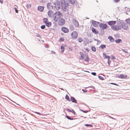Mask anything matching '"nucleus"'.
<instances>
[{
	"instance_id": "1",
	"label": "nucleus",
	"mask_w": 130,
	"mask_h": 130,
	"mask_svg": "<svg viewBox=\"0 0 130 130\" xmlns=\"http://www.w3.org/2000/svg\"><path fill=\"white\" fill-rule=\"evenodd\" d=\"M117 24L119 25L120 29H122L124 30H127L128 28V25L124 22L123 20L119 19L117 22Z\"/></svg>"
},
{
	"instance_id": "2",
	"label": "nucleus",
	"mask_w": 130,
	"mask_h": 130,
	"mask_svg": "<svg viewBox=\"0 0 130 130\" xmlns=\"http://www.w3.org/2000/svg\"><path fill=\"white\" fill-rule=\"evenodd\" d=\"M61 6L62 10L64 11H67L68 6V3L64 1H61Z\"/></svg>"
},
{
	"instance_id": "3",
	"label": "nucleus",
	"mask_w": 130,
	"mask_h": 130,
	"mask_svg": "<svg viewBox=\"0 0 130 130\" xmlns=\"http://www.w3.org/2000/svg\"><path fill=\"white\" fill-rule=\"evenodd\" d=\"M62 13L59 11H57L53 15V19L55 21H57L60 18Z\"/></svg>"
},
{
	"instance_id": "4",
	"label": "nucleus",
	"mask_w": 130,
	"mask_h": 130,
	"mask_svg": "<svg viewBox=\"0 0 130 130\" xmlns=\"http://www.w3.org/2000/svg\"><path fill=\"white\" fill-rule=\"evenodd\" d=\"M99 26L100 27V28L103 30L106 29L107 27V26L106 24L103 23H100ZM104 31L103 30L101 32V33H100V35H102L104 34Z\"/></svg>"
},
{
	"instance_id": "5",
	"label": "nucleus",
	"mask_w": 130,
	"mask_h": 130,
	"mask_svg": "<svg viewBox=\"0 0 130 130\" xmlns=\"http://www.w3.org/2000/svg\"><path fill=\"white\" fill-rule=\"evenodd\" d=\"M54 4L55 5L54 7V9H55V8L57 10H58L60 9V4L59 1L57 0L54 3Z\"/></svg>"
},
{
	"instance_id": "6",
	"label": "nucleus",
	"mask_w": 130,
	"mask_h": 130,
	"mask_svg": "<svg viewBox=\"0 0 130 130\" xmlns=\"http://www.w3.org/2000/svg\"><path fill=\"white\" fill-rule=\"evenodd\" d=\"M65 21L62 18H60L58 22V24L59 25H62L65 24Z\"/></svg>"
},
{
	"instance_id": "7",
	"label": "nucleus",
	"mask_w": 130,
	"mask_h": 130,
	"mask_svg": "<svg viewBox=\"0 0 130 130\" xmlns=\"http://www.w3.org/2000/svg\"><path fill=\"white\" fill-rule=\"evenodd\" d=\"M71 35L72 36L73 39H75L78 36V33L76 31H74L71 33Z\"/></svg>"
},
{
	"instance_id": "8",
	"label": "nucleus",
	"mask_w": 130,
	"mask_h": 130,
	"mask_svg": "<svg viewBox=\"0 0 130 130\" xmlns=\"http://www.w3.org/2000/svg\"><path fill=\"white\" fill-rule=\"evenodd\" d=\"M47 8L49 10L54 9V7L52 5V3L50 2H48L47 3Z\"/></svg>"
},
{
	"instance_id": "9",
	"label": "nucleus",
	"mask_w": 130,
	"mask_h": 130,
	"mask_svg": "<svg viewBox=\"0 0 130 130\" xmlns=\"http://www.w3.org/2000/svg\"><path fill=\"white\" fill-rule=\"evenodd\" d=\"M92 22V24L95 27H96L98 26V25L100 24V23L99 22L96 21H93L92 20H91Z\"/></svg>"
},
{
	"instance_id": "10",
	"label": "nucleus",
	"mask_w": 130,
	"mask_h": 130,
	"mask_svg": "<svg viewBox=\"0 0 130 130\" xmlns=\"http://www.w3.org/2000/svg\"><path fill=\"white\" fill-rule=\"evenodd\" d=\"M72 22L73 24L76 27H78L79 26V24L78 22L75 19H73L72 20Z\"/></svg>"
},
{
	"instance_id": "11",
	"label": "nucleus",
	"mask_w": 130,
	"mask_h": 130,
	"mask_svg": "<svg viewBox=\"0 0 130 130\" xmlns=\"http://www.w3.org/2000/svg\"><path fill=\"white\" fill-rule=\"evenodd\" d=\"M61 29L62 31L65 33H68L69 31V29L66 27H62Z\"/></svg>"
},
{
	"instance_id": "12",
	"label": "nucleus",
	"mask_w": 130,
	"mask_h": 130,
	"mask_svg": "<svg viewBox=\"0 0 130 130\" xmlns=\"http://www.w3.org/2000/svg\"><path fill=\"white\" fill-rule=\"evenodd\" d=\"M71 101L73 102L77 103V101L76 100L73 96H71L70 97Z\"/></svg>"
},
{
	"instance_id": "13",
	"label": "nucleus",
	"mask_w": 130,
	"mask_h": 130,
	"mask_svg": "<svg viewBox=\"0 0 130 130\" xmlns=\"http://www.w3.org/2000/svg\"><path fill=\"white\" fill-rule=\"evenodd\" d=\"M53 11L52 10H49L48 12V14L49 17H51L54 14L53 13Z\"/></svg>"
},
{
	"instance_id": "14",
	"label": "nucleus",
	"mask_w": 130,
	"mask_h": 130,
	"mask_svg": "<svg viewBox=\"0 0 130 130\" xmlns=\"http://www.w3.org/2000/svg\"><path fill=\"white\" fill-rule=\"evenodd\" d=\"M116 21H110L108 22V24L110 25H114L116 24Z\"/></svg>"
},
{
	"instance_id": "15",
	"label": "nucleus",
	"mask_w": 130,
	"mask_h": 130,
	"mask_svg": "<svg viewBox=\"0 0 130 130\" xmlns=\"http://www.w3.org/2000/svg\"><path fill=\"white\" fill-rule=\"evenodd\" d=\"M127 76V75H124L123 74H120L119 76L118 77L123 79L125 78Z\"/></svg>"
},
{
	"instance_id": "16",
	"label": "nucleus",
	"mask_w": 130,
	"mask_h": 130,
	"mask_svg": "<svg viewBox=\"0 0 130 130\" xmlns=\"http://www.w3.org/2000/svg\"><path fill=\"white\" fill-rule=\"evenodd\" d=\"M44 9V7L43 6H39L38 7V10L41 12H42Z\"/></svg>"
},
{
	"instance_id": "17",
	"label": "nucleus",
	"mask_w": 130,
	"mask_h": 130,
	"mask_svg": "<svg viewBox=\"0 0 130 130\" xmlns=\"http://www.w3.org/2000/svg\"><path fill=\"white\" fill-rule=\"evenodd\" d=\"M92 32L94 33L95 34H98L99 33L98 31H96V29L94 28L93 27H92Z\"/></svg>"
},
{
	"instance_id": "18",
	"label": "nucleus",
	"mask_w": 130,
	"mask_h": 130,
	"mask_svg": "<svg viewBox=\"0 0 130 130\" xmlns=\"http://www.w3.org/2000/svg\"><path fill=\"white\" fill-rule=\"evenodd\" d=\"M66 1L68 2H70L71 4H74L76 1V0H65Z\"/></svg>"
},
{
	"instance_id": "19",
	"label": "nucleus",
	"mask_w": 130,
	"mask_h": 130,
	"mask_svg": "<svg viewBox=\"0 0 130 130\" xmlns=\"http://www.w3.org/2000/svg\"><path fill=\"white\" fill-rule=\"evenodd\" d=\"M108 38L109 39L110 41L112 42H114V38L111 36H109Z\"/></svg>"
},
{
	"instance_id": "20",
	"label": "nucleus",
	"mask_w": 130,
	"mask_h": 130,
	"mask_svg": "<svg viewBox=\"0 0 130 130\" xmlns=\"http://www.w3.org/2000/svg\"><path fill=\"white\" fill-rule=\"evenodd\" d=\"M46 26L48 27H49L51 26L52 24L51 22H47L45 23Z\"/></svg>"
},
{
	"instance_id": "21",
	"label": "nucleus",
	"mask_w": 130,
	"mask_h": 130,
	"mask_svg": "<svg viewBox=\"0 0 130 130\" xmlns=\"http://www.w3.org/2000/svg\"><path fill=\"white\" fill-rule=\"evenodd\" d=\"M120 30V28L119 25H117L116 26H115V29L114 30L116 31H118L119 30Z\"/></svg>"
},
{
	"instance_id": "22",
	"label": "nucleus",
	"mask_w": 130,
	"mask_h": 130,
	"mask_svg": "<svg viewBox=\"0 0 130 130\" xmlns=\"http://www.w3.org/2000/svg\"><path fill=\"white\" fill-rule=\"evenodd\" d=\"M80 55H81V57L80 58V60H83L84 58V54H83L81 52H80Z\"/></svg>"
},
{
	"instance_id": "23",
	"label": "nucleus",
	"mask_w": 130,
	"mask_h": 130,
	"mask_svg": "<svg viewBox=\"0 0 130 130\" xmlns=\"http://www.w3.org/2000/svg\"><path fill=\"white\" fill-rule=\"evenodd\" d=\"M115 41L117 43H119L122 42V40L120 39L116 40Z\"/></svg>"
},
{
	"instance_id": "24",
	"label": "nucleus",
	"mask_w": 130,
	"mask_h": 130,
	"mask_svg": "<svg viewBox=\"0 0 130 130\" xmlns=\"http://www.w3.org/2000/svg\"><path fill=\"white\" fill-rule=\"evenodd\" d=\"M106 47V46L104 44H103L102 45H101L99 47V48H100V49H102L104 48H105Z\"/></svg>"
},
{
	"instance_id": "25",
	"label": "nucleus",
	"mask_w": 130,
	"mask_h": 130,
	"mask_svg": "<svg viewBox=\"0 0 130 130\" xmlns=\"http://www.w3.org/2000/svg\"><path fill=\"white\" fill-rule=\"evenodd\" d=\"M90 60V59L88 56H87V57L85 59L84 61L87 62H89Z\"/></svg>"
},
{
	"instance_id": "26",
	"label": "nucleus",
	"mask_w": 130,
	"mask_h": 130,
	"mask_svg": "<svg viewBox=\"0 0 130 130\" xmlns=\"http://www.w3.org/2000/svg\"><path fill=\"white\" fill-rule=\"evenodd\" d=\"M127 23L129 25V26L130 27V19L128 18L125 20Z\"/></svg>"
},
{
	"instance_id": "27",
	"label": "nucleus",
	"mask_w": 130,
	"mask_h": 130,
	"mask_svg": "<svg viewBox=\"0 0 130 130\" xmlns=\"http://www.w3.org/2000/svg\"><path fill=\"white\" fill-rule=\"evenodd\" d=\"M77 39L79 42H81L83 40V39L80 37H78Z\"/></svg>"
},
{
	"instance_id": "28",
	"label": "nucleus",
	"mask_w": 130,
	"mask_h": 130,
	"mask_svg": "<svg viewBox=\"0 0 130 130\" xmlns=\"http://www.w3.org/2000/svg\"><path fill=\"white\" fill-rule=\"evenodd\" d=\"M66 117L69 120H74V119H74V118H71L70 117L68 116H66Z\"/></svg>"
},
{
	"instance_id": "29",
	"label": "nucleus",
	"mask_w": 130,
	"mask_h": 130,
	"mask_svg": "<svg viewBox=\"0 0 130 130\" xmlns=\"http://www.w3.org/2000/svg\"><path fill=\"white\" fill-rule=\"evenodd\" d=\"M69 29L70 30H73L74 29V27L72 25H70L69 26Z\"/></svg>"
},
{
	"instance_id": "30",
	"label": "nucleus",
	"mask_w": 130,
	"mask_h": 130,
	"mask_svg": "<svg viewBox=\"0 0 130 130\" xmlns=\"http://www.w3.org/2000/svg\"><path fill=\"white\" fill-rule=\"evenodd\" d=\"M65 98L66 99V100H67L68 101H70V99L69 97L67 94L66 95Z\"/></svg>"
},
{
	"instance_id": "31",
	"label": "nucleus",
	"mask_w": 130,
	"mask_h": 130,
	"mask_svg": "<svg viewBox=\"0 0 130 130\" xmlns=\"http://www.w3.org/2000/svg\"><path fill=\"white\" fill-rule=\"evenodd\" d=\"M48 21V19L47 18H44L43 19V22L44 23H45L47 22Z\"/></svg>"
},
{
	"instance_id": "32",
	"label": "nucleus",
	"mask_w": 130,
	"mask_h": 130,
	"mask_svg": "<svg viewBox=\"0 0 130 130\" xmlns=\"http://www.w3.org/2000/svg\"><path fill=\"white\" fill-rule=\"evenodd\" d=\"M85 125L87 127H92L93 126L92 125L88 124H86Z\"/></svg>"
},
{
	"instance_id": "33",
	"label": "nucleus",
	"mask_w": 130,
	"mask_h": 130,
	"mask_svg": "<svg viewBox=\"0 0 130 130\" xmlns=\"http://www.w3.org/2000/svg\"><path fill=\"white\" fill-rule=\"evenodd\" d=\"M93 52H95L96 51V48L94 46H92L91 48Z\"/></svg>"
},
{
	"instance_id": "34",
	"label": "nucleus",
	"mask_w": 130,
	"mask_h": 130,
	"mask_svg": "<svg viewBox=\"0 0 130 130\" xmlns=\"http://www.w3.org/2000/svg\"><path fill=\"white\" fill-rule=\"evenodd\" d=\"M103 55H104L105 56V58H107L108 59V60H109L110 57L109 56H107L106 55V54H104V53L103 54Z\"/></svg>"
},
{
	"instance_id": "35",
	"label": "nucleus",
	"mask_w": 130,
	"mask_h": 130,
	"mask_svg": "<svg viewBox=\"0 0 130 130\" xmlns=\"http://www.w3.org/2000/svg\"><path fill=\"white\" fill-rule=\"evenodd\" d=\"M98 77L101 80H104L103 77L101 76H98Z\"/></svg>"
},
{
	"instance_id": "36",
	"label": "nucleus",
	"mask_w": 130,
	"mask_h": 130,
	"mask_svg": "<svg viewBox=\"0 0 130 130\" xmlns=\"http://www.w3.org/2000/svg\"><path fill=\"white\" fill-rule=\"evenodd\" d=\"M45 27V25H42L41 26V28L42 29H44Z\"/></svg>"
},
{
	"instance_id": "37",
	"label": "nucleus",
	"mask_w": 130,
	"mask_h": 130,
	"mask_svg": "<svg viewBox=\"0 0 130 130\" xmlns=\"http://www.w3.org/2000/svg\"><path fill=\"white\" fill-rule=\"evenodd\" d=\"M31 5L30 4H27L26 7L28 8H29L31 7Z\"/></svg>"
},
{
	"instance_id": "38",
	"label": "nucleus",
	"mask_w": 130,
	"mask_h": 130,
	"mask_svg": "<svg viewBox=\"0 0 130 130\" xmlns=\"http://www.w3.org/2000/svg\"><path fill=\"white\" fill-rule=\"evenodd\" d=\"M32 112H34L36 113H37V114H39L40 115H42V114L39 112H35V111H32Z\"/></svg>"
},
{
	"instance_id": "39",
	"label": "nucleus",
	"mask_w": 130,
	"mask_h": 130,
	"mask_svg": "<svg viewBox=\"0 0 130 130\" xmlns=\"http://www.w3.org/2000/svg\"><path fill=\"white\" fill-rule=\"evenodd\" d=\"M59 40L60 42L63 41L64 40V39L63 38H61Z\"/></svg>"
},
{
	"instance_id": "40",
	"label": "nucleus",
	"mask_w": 130,
	"mask_h": 130,
	"mask_svg": "<svg viewBox=\"0 0 130 130\" xmlns=\"http://www.w3.org/2000/svg\"><path fill=\"white\" fill-rule=\"evenodd\" d=\"M66 110L69 112H72L71 110H70V109L67 108L66 109Z\"/></svg>"
},
{
	"instance_id": "41",
	"label": "nucleus",
	"mask_w": 130,
	"mask_h": 130,
	"mask_svg": "<svg viewBox=\"0 0 130 130\" xmlns=\"http://www.w3.org/2000/svg\"><path fill=\"white\" fill-rule=\"evenodd\" d=\"M36 36L37 37H39L40 38H41V36L39 34H36Z\"/></svg>"
},
{
	"instance_id": "42",
	"label": "nucleus",
	"mask_w": 130,
	"mask_h": 130,
	"mask_svg": "<svg viewBox=\"0 0 130 130\" xmlns=\"http://www.w3.org/2000/svg\"><path fill=\"white\" fill-rule=\"evenodd\" d=\"M80 111H83V112L84 113H87L88 112V111H84V110H82L81 109H80Z\"/></svg>"
},
{
	"instance_id": "43",
	"label": "nucleus",
	"mask_w": 130,
	"mask_h": 130,
	"mask_svg": "<svg viewBox=\"0 0 130 130\" xmlns=\"http://www.w3.org/2000/svg\"><path fill=\"white\" fill-rule=\"evenodd\" d=\"M91 74L94 76H95L96 75V73L94 72H92L91 73Z\"/></svg>"
},
{
	"instance_id": "44",
	"label": "nucleus",
	"mask_w": 130,
	"mask_h": 130,
	"mask_svg": "<svg viewBox=\"0 0 130 130\" xmlns=\"http://www.w3.org/2000/svg\"><path fill=\"white\" fill-rule=\"evenodd\" d=\"M14 8L15 12L16 13H18V9L16 8Z\"/></svg>"
},
{
	"instance_id": "45",
	"label": "nucleus",
	"mask_w": 130,
	"mask_h": 130,
	"mask_svg": "<svg viewBox=\"0 0 130 130\" xmlns=\"http://www.w3.org/2000/svg\"><path fill=\"white\" fill-rule=\"evenodd\" d=\"M82 90L83 92H87V90L85 89H82Z\"/></svg>"
},
{
	"instance_id": "46",
	"label": "nucleus",
	"mask_w": 130,
	"mask_h": 130,
	"mask_svg": "<svg viewBox=\"0 0 130 130\" xmlns=\"http://www.w3.org/2000/svg\"><path fill=\"white\" fill-rule=\"evenodd\" d=\"M71 111H72V112H72L73 113V114H74L75 115V114L76 113L74 111L73 109H72Z\"/></svg>"
},
{
	"instance_id": "47",
	"label": "nucleus",
	"mask_w": 130,
	"mask_h": 130,
	"mask_svg": "<svg viewBox=\"0 0 130 130\" xmlns=\"http://www.w3.org/2000/svg\"><path fill=\"white\" fill-rule=\"evenodd\" d=\"M61 50H64V46L62 45H61L60 47Z\"/></svg>"
},
{
	"instance_id": "48",
	"label": "nucleus",
	"mask_w": 130,
	"mask_h": 130,
	"mask_svg": "<svg viewBox=\"0 0 130 130\" xmlns=\"http://www.w3.org/2000/svg\"><path fill=\"white\" fill-rule=\"evenodd\" d=\"M115 26H111V28L113 29V30H114V29H115Z\"/></svg>"
},
{
	"instance_id": "49",
	"label": "nucleus",
	"mask_w": 130,
	"mask_h": 130,
	"mask_svg": "<svg viewBox=\"0 0 130 130\" xmlns=\"http://www.w3.org/2000/svg\"><path fill=\"white\" fill-rule=\"evenodd\" d=\"M122 50L123 52H125V53H128L127 51L126 50L123 49Z\"/></svg>"
},
{
	"instance_id": "50",
	"label": "nucleus",
	"mask_w": 130,
	"mask_h": 130,
	"mask_svg": "<svg viewBox=\"0 0 130 130\" xmlns=\"http://www.w3.org/2000/svg\"><path fill=\"white\" fill-rule=\"evenodd\" d=\"M111 84H113V85H116L117 86H118V84H116L115 83H111Z\"/></svg>"
},
{
	"instance_id": "51",
	"label": "nucleus",
	"mask_w": 130,
	"mask_h": 130,
	"mask_svg": "<svg viewBox=\"0 0 130 130\" xmlns=\"http://www.w3.org/2000/svg\"><path fill=\"white\" fill-rule=\"evenodd\" d=\"M111 59H115V57L113 56H111Z\"/></svg>"
},
{
	"instance_id": "52",
	"label": "nucleus",
	"mask_w": 130,
	"mask_h": 130,
	"mask_svg": "<svg viewBox=\"0 0 130 130\" xmlns=\"http://www.w3.org/2000/svg\"><path fill=\"white\" fill-rule=\"evenodd\" d=\"M10 100L12 101V102H13V103H14L15 104H17V105H19V106H20V105H19L16 102H14L12 100Z\"/></svg>"
},
{
	"instance_id": "53",
	"label": "nucleus",
	"mask_w": 130,
	"mask_h": 130,
	"mask_svg": "<svg viewBox=\"0 0 130 130\" xmlns=\"http://www.w3.org/2000/svg\"><path fill=\"white\" fill-rule=\"evenodd\" d=\"M111 62V61L110 60H108V64H109Z\"/></svg>"
},
{
	"instance_id": "54",
	"label": "nucleus",
	"mask_w": 130,
	"mask_h": 130,
	"mask_svg": "<svg viewBox=\"0 0 130 130\" xmlns=\"http://www.w3.org/2000/svg\"><path fill=\"white\" fill-rule=\"evenodd\" d=\"M90 87L94 89H95V87L93 86H91Z\"/></svg>"
},
{
	"instance_id": "55",
	"label": "nucleus",
	"mask_w": 130,
	"mask_h": 130,
	"mask_svg": "<svg viewBox=\"0 0 130 130\" xmlns=\"http://www.w3.org/2000/svg\"><path fill=\"white\" fill-rule=\"evenodd\" d=\"M120 0H114L115 2H119Z\"/></svg>"
},
{
	"instance_id": "56",
	"label": "nucleus",
	"mask_w": 130,
	"mask_h": 130,
	"mask_svg": "<svg viewBox=\"0 0 130 130\" xmlns=\"http://www.w3.org/2000/svg\"><path fill=\"white\" fill-rule=\"evenodd\" d=\"M41 2H42V3H44V0H41V1H40Z\"/></svg>"
},
{
	"instance_id": "57",
	"label": "nucleus",
	"mask_w": 130,
	"mask_h": 130,
	"mask_svg": "<svg viewBox=\"0 0 130 130\" xmlns=\"http://www.w3.org/2000/svg\"><path fill=\"white\" fill-rule=\"evenodd\" d=\"M0 3L1 4H2L3 3V1L2 0H0Z\"/></svg>"
},
{
	"instance_id": "58",
	"label": "nucleus",
	"mask_w": 130,
	"mask_h": 130,
	"mask_svg": "<svg viewBox=\"0 0 130 130\" xmlns=\"http://www.w3.org/2000/svg\"><path fill=\"white\" fill-rule=\"evenodd\" d=\"M64 50H61V52H62V53H63L64 52Z\"/></svg>"
},
{
	"instance_id": "59",
	"label": "nucleus",
	"mask_w": 130,
	"mask_h": 130,
	"mask_svg": "<svg viewBox=\"0 0 130 130\" xmlns=\"http://www.w3.org/2000/svg\"><path fill=\"white\" fill-rule=\"evenodd\" d=\"M94 40L95 41H99L98 40H97L96 39H94Z\"/></svg>"
},
{
	"instance_id": "60",
	"label": "nucleus",
	"mask_w": 130,
	"mask_h": 130,
	"mask_svg": "<svg viewBox=\"0 0 130 130\" xmlns=\"http://www.w3.org/2000/svg\"><path fill=\"white\" fill-rule=\"evenodd\" d=\"M109 117L110 118H111L112 119H114V118H113V117H111L110 116H109Z\"/></svg>"
},
{
	"instance_id": "61",
	"label": "nucleus",
	"mask_w": 130,
	"mask_h": 130,
	"mask_svg": "<svg viewBox=\"0 0 130 130\" xmlns=\"http://www.w3.org/2000/svg\"><path fill=\"white\" fill-rule=\"evenodd\" d=\"M52 52H53V53H54V54H55V52H54V51H52Z\"/></svg>"
},
{
	"instance_id": "62",
	"label": "nucleus",
	"mask_w": 130,
	"mask_h": 130,
	"mask_svg": "<svg viewBox=\"0 0 130 130\" xmlns=\"http://www.w3.org/2000/svg\"><path fill=\"white\" fill-rule=\"evenodd\" d=\"M86 50H87V52H88L89 51V50H88V49H86Z\"/></svg>"
},
{
	"instance_id": "63",
	"label": "nucleus",
	"mask_w": 130,
	"mask_h": 130,
	"mask_svg": "<svg viewBox=\"0 0 130 130\" xmlns=\"http://www.w3.org/2000/svg\"><path fill=\"white\" fill-rule=\"evenodd\" d=\"M60 89H61L62 90H64L63 88H60Z\"/></svg>"
},
{
	"instance_id": "64",
	"label": "nucleus",
	"mask_w": 130,
	"mask_h": 130,
	"mask_svg": "<svg viewBox=\"0 0 130 130\" xmlns=\"http://www.w3.org/2000/svg\"><path fill=\"white\" fill-rule=\"evenodd\" d=\"M118 10H119V7H118Z\"/></svg>"
}]
</instances>
